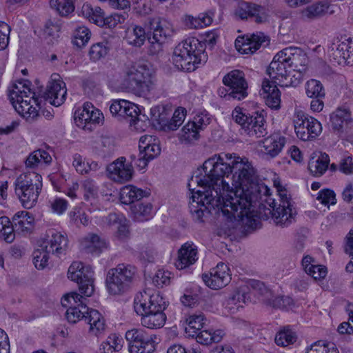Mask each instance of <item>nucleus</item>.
Masks as SVG:
<instances>
[{"label":"nucleus","instance_id":"nucleus-25","mask_svg":"<svg viewBox=\"0 0 353 353\" xmlns=\"http://www.w3.org/2000/svg\"><path fill=\"white\" fill-rule=\"evenodd\" d=\"M125 161V157H120L108 167L110 177L116 182L124 183L132 177L133 167Z\"/></svg>","mask_w":353,"mask_h":353},{"label":"nucleus","instance_id":"nucleus-45","mask_svg":"<svg viewBox=\"0 0 353 353\" xmlns=\"http://www.w3.org/2000/svg\"><path fill=\"white\" fill-rule=\"evenodd\" d=\"M188 327L185 328L186 332L191 336V334H195L203 328L205 319L203 314H194L190 315L186 320Z\"/></svg>","mask_w":353,"mask_h":353},{"label":"nucleus","instance_id":"nucleus-5","mask_svg":"<svg viewBox=\"0 0 353 353\" xmlns=\"http://www.w3.org/2000/svg\"><path fill=\"white\" fill-rule=\"evenodd\" d=\"M151 70L144 63H133L126 65L121 76V85L139 93L150 91Z\"/></svg>","mask_w":353,"mask_h":353},{"label":"nucleus","instance_id":"nucleus-27","mask_svg":"<svg viewBox=\"0 0 353 353\" xmlns=\"http://www.w3.org/2000/svg\"><path fill=\"white\" fill-rule=\"evenodd\" d=\"M148 27L152 31V39L165 41L172 36L173 29L169 21L160 17L149 19Z\"/></svg>","mask_w":353,"mask_h":353},{"label":"nucleus","instance_id":"nucleus-59","mask_svg":"<svg viewBox=\"0 0 353 353\" xmlns=\"http://www.w3.org/2000/svg\"><path fill=\"white\" fill-rule=\"evenodd\" d=\"M39 105L30 104L28 106V110L21 109L19 114L22 115L29 122L33 121L39 116Z\"/></svg>","mask_w":353,"mask_h":353},{"label":"nucleus","instance_id":"nucleus-43","mask_svg":"<svg viewBox=\"0 0 353 353\" xmlns=\"http://www.w3.org/2000/svg\"><path fill=\"white\" fill-rule=\"evenodd\" d=\"M214 13L201 14L198 17L188 16L186 19V25L190 28L199 29L210 25L212 22Z\"/></svg>","mask_w":353,"mask_h":353},{"label":"nucleus","instance_id":"nucleus-3","mask_svg":"<svg viewBox=\"0 0 353 353\" xmlns=\"http://www.w3.org/2000/svg\"><path fill=\"white\" fill-rule=\"evenodd\" d=\"M42 177L34 172L21 174L15 180L14 192L22 206L33 208L42 190Z\"/></svg>","mask_w":353,"mask_h":353},{"label":"nucleus","instance_id":"nucleus-52","mask_svg":"<svg viewBox=\"0 0 353 353\" xmlns=\"http://www.w3.org/2000/svg\"><path fill=\"white\" fill-rule=\"evenodd\" d=\"M94 168L97 167V163L89 164L88 162H85L84 159L79 154H75L73 156L72 165L75 168L77 172L81 174H87L89 170H92V165Z\"/></svg>","mask_w":353,"mask_h":353},{"label":"nucleus","instance_id":"nucleus-38","mask_svg":"<svg viewBox=\"0 0 353 353\" xmlns=\"http://www.w3.org/2000/svg\"><path fill=\"white\" fill-rule=\"evenodd\" d=\"M105 283L108 292L113 295L121 294L125 292L129 288V285L125 284V282L118 279L111 269L107 274Z\"/></svg>","mask_w":353,"mask_h":353},{"label":"nucleus","instance_id":"nucleus-39","mask_svg":"<svg viewBox=\"0 0 353 353\" xmlns=\"http://www.w3.org/2000/svg\"><path fill=\"white\" fill-rule=\"evenodd\" d=\"M83 15L92 23L98 26H104V12L98 6L92 7L90 4H84L82 7Z\"/></svg>","mask_w":353,"mask_h":353},{"label":"nucleus","instance_id":"nucleus-28","mask_svg":"<svg viewBox=\"0 0 353 353\" xmlns=\"http://www.w3.org/2000/svg\"><path fill=\"white\" fill-rule=\"evenodd\" d=\"M197 260V247L192 242L184 243L178 252V259L175 263L179 270L194 264Z\"/></svg>","mask_w":353,"mask_h":353},{"label":"nucleus","instance_id":"nucleus-4","mask_svg":"<svg viewBox=\"0 0 353 353\" xmlns=\"http://www.w3.org/2000/svg\"><path fill=\"white\" fill-rule=\"evenodd\" d=\"M68 245V239L66 235L54 230H50L47 233L45 246L33 252V261L36 268L43 270L48 266L50 253L57 256L65 254Z\"/></svg>","mask_w":353,"mask_h":353},{"label":"nucleus","instance_id":"nucleus-48","mask_svg":"<svg viewBox=\"0 0 353 353\" xmlns=\"http://www.w3.org/2000/svg\"><path fill=\"white\" fill-rule=\"evenodd\" d=\"M91 32L85 26H79L74 32L73 43L79 48L85 46L90 39Z\"/></svg>","mask_w":353,"mask_h":353},{"label":"nucleus","instance_id":"nucleus-51","mask_svg":"<svg viewBox=\"0 0 353 353\" xmlns=\"http://www.w3.org/2000/svg\"><path fill=\"white\" fill-rule=\"evenodd\" d=\"M250 299L249 294L246 292L245 287H241L239 290L234 292L228 299V305H237V308L242 307L241 303H245Z\"/></svg>","mask_w":353,"mask_h":353},{"label":"nucleus","instance_id":"nucleus-49","mask_svg":"<svg viewBox=\"0 0 353 353\" xmlns=\"http://www.w3.org/2000/svg\"><path fill=\"white\" fill-rule=\"evenodd\" d=\"M151 119L156 121L161 130H163L165 125L168 122L169 116L164 107L156 106L150 110Z\"/></svg>","mask_w":353,"mask_h":353},{"label":"nucleus","instance_id":"nucleus-47","mask_svg":"<svg viewBox=\"0 0 353 353\" xmlns=\"http://www.w3.org/2000/svg\"><path fill=\"white\" fill-rule=\"evenodd\" d=\"M110 50V43L108 41L99 42L93 44L90 50V59L97 61L105 57Z\"/></svg>","mask_w":353,"mask_h":353},{"label":"nucleus","instance_id":"nucleus-60","mask_svg":"<svg viewBox=\"0 0 353 353\" xmlns=\"http://www.w3.org/2000/svg\"><path fill=\"white\" fill-rule=\"evenodd\" d=\"M114 230H115V236L118 239L121 241L127 239L130 235L128 221L127 219L125 218Z\"/></svg>","mask_w":353,"mask_h":353},{"label":"nucleus","instance_id":"nucleus-11","mask_svg":"<svg viewBox=\"0 0 353 353\" xmlns=\"http://www.w3.org/2000/svg\"><path fill=\"white\" fill-rule=\"evenodd\" d=\"M85 299L77 292L69 293L62 298V305L68 307L65 313L68 322L76 323L85 319V314L88 312V307L83 302Z\"/></svg>","mask_w":353,"mask_h":353},{"label":"nucleus","instance_id":"nucleus-8","mask_svg":"<svg viewBox=\"0 0 353 353\" xmlns=\"http://www.w3.org/2000/svg\"><path fill=\"white\" fill-rule=\"evenodd\" d=\"M68 277L78 283L80 292L85 296H90L93 294V271L90 265H85L79 261L73 262L68 268Z\"/></svg>","mask_w":353,"mask_h":353},{"label":"nucleus","instance_id":"nucleus-13","mask_svg":"<svg viewBox=\"0 0 353 353\" xmlns=\"http://www.w3.org/2000/svg\"><path fill=\"white\" fill-rule=\"evenodd\" d=\"M292 71L290 63L285 53V49L278 52L270 63L267 74L270 78L277 81L280 86H288L291 82H284L287 80Z\"/></svg>","mask_w":353,"mask_h":353},{"label":"nucleus","instance_id":"nucleus-18","mask_svg":"<svg viewBox=\"0 0 353 353\" xmlns=\"http://www.w3.org/2000/svg\"><path fill=\"white\" fill-rule=\"evenodd\" d=\"M211 122V118L206 112L195 115L182 128L181 138L188 142L196 141L199 138V132L203 130Z\"/></svg>","mask_w":353,"mask_h":353},{"label":"nucleus","instance_id":"nucleus-17","mask_svg":"<svg viewBox=\"0 0 353 353\" xmlns=\"http://www.w3.org/2000/svg\"><path fill=\"white\" fill-rule=\"evenodd\" d=\"M155 141L156 139L151 135H144L140 138L139 158L136 163L139 168L144 169L150 161L160 154L161 148Z\"/></svg>","mask_w":353,"mask_h":353},{"label":"nucleus","instance_id":"nucleus-37","mask_svg":"<svg viewBox=\"0 0 353 353\" xmlns=\"http://www.w3.org/2000/svg\"><path fill=\"white\" fill-rule=\"evenodd\" d=\"M330 157L326 153H321L317 159H312L308 163V169L314 176H321L327 170Z\"/></svg>","mask_w":353,"mask_h":353},{"label":"nucleus","instance_id":"nucleus-36","mask_svg":"<svg viewBox=\"0 0 353 353\" xmlns=\"http://www.w3.org/2000/svg\"><path fill=\"white\" fill-rule=\"evenodd\" d=\"M225 333L221 330L213 331L212 330H200L195 334H191V336L195 338L199 343L209 345L212 343H219L221 341Z\"/></svg>","mask_w":353,"mask_h":353},{"label":"nucleus","instance_id":"nucleus-2","mask_svg":"<svg viewBox=\"0 0 353 353\" xmlns=\"http://www.w3.org/2000/svg\"><path fill=\"white\" fill-rule=\"evenodd\" d=\"M202 48V44L194 38H189L179 43L172 57L173 64L181 71L195 70L199 64L207 60V54Z\"/></svg>","mask_w":353,"mask_h":353},{"label":"nucleus","instance_id":"nucleus-10","mask_svg":"<svg viewBox=\"0 0 353 353\" xmlns=\"http://www.w3.org/2000/svg\"><path fill=\"white\" fill-rule=\"evenodd\" d=\"M168 307V303L159 292L148 289L137 294L134 301V307L137 313L145 311H163Z\"/></svg>","mask_w":353,"mask_h":353},{"label":"nucleus","instance_id":"nucleus-9","mask_svg":"<svg viewBox=\"0 0 353 353\" xmlns=\"http://www.w3.org/2000/svg\"><path fill=\"white\" fill-rule=\"evenodd\" d=\"M30 81H19L18 84H14L10 91V99L15 110L19 112L21 109L28 110L30 104L40 105L41 99L36 96L34 92L30 88Z\"/></svg>","mask_w":353,"mask_h":353},{"label":"nucleus","instance_id":"nucleus-64","mask_svg":"<svg viewBox=\"0 0 353 353\" xmlns=\"http://www.w3.org/2000/svg\"><path fill=\"white\" fill-rule=\"evenodd\" d=\"M199 297L196 294L186 291L181 297V303L185 307H193L199 301Z\"/></svg>","mask_w":353,"mask_h":353},{"label":"nucleus","instance_id":"nucleus-42","mask_svg":"<svg viewBox=\"0 0 353 353\" xmlns=\"http://www.w3.org/2000/svg\"><path fill=\"white\" fill-rule=\"evenodd\" d=\"M130 209L136 220L143 221L151 216L152 205L149 203L144 204L137 202V203L130 205Z\"/></svg>","mask_w":353,"mask_h":353},{"label":"nucleus","instance_id":"nucleus-57","mask_svg":"<svg viewBox=\"0 0 353 353\" xmlns=\"http://www.w3.org/2000/svg\"><path fill=\"white\" fill-rule=\"evenodd\" d=\"M84 190V197L88 201L92 198H95L98 193V188L92 180L87 179L83 183Z\"/></svg>","mask_w":353,"mask_h":353},{"label":"nucleus","instance_id":"nucleus-55","mask_svg":"<svg viewBox=\"0 0 353 353\" xmlns=\"http://www.w3.org/2000/svg\"><path fill=\"white\" fill-rule=\"evenodd\" d=\"M153 283L158 288H163L167 285L170 281V272L163 270H159L153 277Z\"/></svg>","mask_w":353,"mask_h":353},{"label":"nucleus","instance_id":"nucleus-15","mask_svg":"<svg viewBox=\"0 0 353 353\" xmlns=\"http://www.w3.org/2000/svg\"><path fill=\"white\" fill-rule=\"evenodd\" d=\"M223 83L229 88V94L233 99L242 100L248 96V84L243 71L239 70L230 71L223 77Z\"/></svg>","mask_w":353,"mask_h":353},{"label":"nucleus","instance_id":"nucleus-44","mask_svg":"<svg viewBox=\"0 0 353 353\" xmlns=\"http://www.w3.org/2000/svg\"><path fill=\"white\" fill-rule=\"evenodd\" d=\"M305 93L310 98L325 97V91L321 81L310 79L305 83Z\"/></svg>","mask_w":353,"mask_h":353},{"label":"nucleus","instance_id":"nucleus-35","mask_svg":"<svg viewBox=\"0 0 353 353\" xmlns=\"http://www.w3.org/2000/svg\"><path fill=\"white\" fill-rule=\"evenodd\" d=\"M148 196V192L133 185L123 188L120 192L121 201L126 205H133L142 198Z\"/></svg>","mask_w":353,"mask_h":353},{"label":"nucleus","instance_id":"nucleus-1","mask_svg":"<svg viewBox=\"0 0 353 353\" xmlns=\"http://www.w3.org/2000/svg\"><path fill=\"white\" fill-rule=\"evenodd\" d=\"M204 175L196 176L189 181L191 192L190 210L198 219L204 211L221 213L234 228V221H245L256 228L257 221L251 218L250 208L256 203L265 214H270L276 225L286 228L295 221L296 211L292 208L286 190H278L280 203L270 197L269 188L259 181L256 170L248 160L229 153L214 154L203 164Z\"/></svg>","mask_w":353,"mask_h":353},{"label":"nucleus","instance_id":"nucleus-46","mask_svg":"<svg viewBox=\"0 0 353 353\" xmlns=\"http://www.w3.org/2000/svg\"><path fill=\"white\" fill-rule=\"evenodd\" d=\"M268 305L276 309H287L294 305V301L291 297L284 296H269L265 302Z\"/></svg>","mask_w":353,"mask_h":353},{"label":"nucleus","instance_id":"nucleus-53","mask_svg":"<svg viewBox=\"0 0 353 353\" xmlns=\"http://www.w3.org/2000/svg\"><path fill=\"white\" fill-rule=\"evenodd\" d=\"M247 288H252L261 295L264 303L265 302L266 299L272 295L271 290L265 285L263 282L259 280H250L248 282Z\"/></svg>","mask_w":353,"mask_h":353},{"label":"nucleus","instance_id":"nucleus-29","mask_svg":"<svg viewBox=\"0 0 353 353\" xmlns=\"http://www.w3.org/2000/svg\"><path fill=\"white\" fill-rule=\"evenodd\" d=\"M285 53L292 71L300 73L305 72L308 63V58L305 53L299 48H285Z\"/></svg>","mask_w":353,"mask_h":353},{"label":"nucleus","instance_id":"nucleus-56","mask_svg":"<svg viewBox=\"0 0 353 353\" xmlns=\"http://www.w3.org/2000/svg\"><path fill=\"white\" fill-rule=\"evenodd\" d=\"M10 27L5 22L0 21V50L6 49L9 43Z\"/></svg>","mask_w":353,"mask_h":353},{"label":"nucleus","instance_id":"nucleus-21","mask_svg":"<svg viewBox=\"0 0 353 353\" xmlns=\"http://www.w3.org/2000/svg\"><path fill=\"white\" fill-rule=\"evenodd\" d=\"M228 271L229 268L226 264L219 263L215 268L211 269L209 274H203L202 279L210 288L219 289L230 283L231 276Z\"/></svg>","mask_w":353,"mask_h":353},{"label":"nucleus","instance_id":"nucleus-24","mask_svg":"<svg viewBox=\"0 0 353 353\" xmlns=\"http://www.w3.org/2000/svg\"><path fill=\"white\" fill-rule=\"evenodd\" d=\"M67 89L65 83L61 80L52 79L48 83L46 90L44 92L39 91V96L44 98L46 100L54 106H60L65 100Z\"/></svg>","mask_w":353,"mask_h":353},{"label":"nucleus","instance_id":"nucleus-32","mask_svg":"<svg viewBox=\"0 0 353 353\" xmlns=\"http://www.w3.org/2000/svg\"><path fill=\"white\" fill-rule=\"evenodd\" d=\"M141 316V322L143 326L149 329H159L162 327L166 321V315L163 311H145L137 313Z\"/></svg>","mask_w":353,"mask_h":353},{"label":"nucleus","instance_id":"nucleus-26","mask_svg":"<svg viewBox=\"0 0 353 353\" xmlns=\"http://www.w3.org/2000/svg\"><path fill=\"white\" fill-rule=\"evenodd\" d=\"M276 81L264 79L260 95L264 99L265 104L272 109H279L281 103V92L278 89Z\"/></svg>","mask_w":353,"mask_h":353},{"label":"nucleus","instance_id":"nucleus-54","mask_svg":"<svg viewBox=\"0 0 353 353\" xmlns=\"http://www.w3.org/2000/svg\"><path fill=\"white\" fill-rule=\"evenodd\" d=\"M316 199L325 205H334L336 202V194L330 189H323L318 193Z\"/></svg>","mask_w":353,"mask_h":353},{"label":"nucleus","instance_id":"nucleus-20","mask_svg":"<svg viewBox=\"0 0 353 353\" xmlns=\"http://www.w3.org/2000/svg\"><path fill=\"white\" fill-rule=\"evenodd\" d=\"M268 37L261 32L247 34L237 38L235 41L236 49L242 54H253L263 45H268Z\"/></svg>","mask_w":353,"mask_h":353},{"label":"nucleus","instance_id":"nucleus-50","mask_svg":"<svg viewBox=\"0 0 353 353\" xmlns=\"http://www.w3.org/2000/svg\"><path fill=\"white\" fill-rule=\"evenodd\" d=\"M296 340L295 333L290 330H281L275 336V343L282 347L293 344Z\"/></svg>","mask_w":353,"mask_h":353},{"label":"nucleus","instance_id":"nucleus-7","mask_svg":"<svg viewBox=\"0 0 353 353\" xmlns=\"http://www.w3.org/2000/svg\"><path fill=\"white\" fill-rule=\"evenodd\" d=\"M293 123L297 137L304 141L316 138L322 132L321 123L301 110L295 112Z\"/></svg>","mask_w":353,"mask_h":353},{"label":"nucleus","instance_id":"nucleus-63","mask_svg":"<svg viewBox=\"0 0 353 353\" xmlns=\"http://www.w3.org/2000/svg\"><path fill=\"white\" fill-rule=\"evenodd\" d=\"M17 233L13 227V223L10 221L9 225L3 229L0 234V239H2L8 243H11L15 239V235Z\"/></svg>","mask_w":353,"mask_h":353},{"label":"nucleus","instance_id":"nucleus-12","mask_svg":"<svg viewBox=\"0 0 353 353\" xmlns=\"http://www.w3.org/2000/svg\"><path fill=\"white\" fill-rule=\"evenodd\" d=\"M125 339L129 343L130 353H152L155 350L154 341L143 329L128 330Z\"/></svg>","mask_w":353,"mask_h":353},{"label":"nucleus","instance_id":"nucleus-16","mask_svg":"<svg viewBox=\"0 0 353 353\" xmlns=\"http://www.w3.org/2000/svg\"><path fill=\"white\" fill-rule=\"evenodd\" d=\"M331 58L338 64L353 65V41L351 38L334 39L328 49Z\"/></svg>","mask_w":353,"mask_h":353},{"label":"nucleus","instance_id":"nucleus-58","mask_svg":"<svg viewBox=\"0 0 353 353\" xmlns=\"http://www.w3.org/2000/svg\"><path fill=\"white\" fill-rule=\"evenodd\" d=\"M315 280L324 279L327 274V268L321 265H310L305 272Z\"/></svg>","mask_w":353,"mask_h":353},{"label":"nucleus","instance_id":"nucleus-62","mask_svg":"<svg viewBox=\"0 0 353 353\" xmlns=\"http://www.w3.org/2000/svg\"><path fill=\"white\" fill-rule=\"evenodd\" d=\"M125 17L124 15L112 14L108 17H104V26L108 28H113L116 27L119 23L124 22Z\"/></svg>","mask_w":353,"mask_h":353},{"label":"nucleus","instance_id":"nucleus-61","mask_svg":"<svg viewBox=\"0 0 353 353\" xmlns=\"http://www.w3.org/2000/svg\"><path fill=\"white\" fill-rule=\"evenodd\" d=\"M68 205V201L61 198H56L50 202V207L52 212L59 215L65 212Z\"/></svg>","mask_w":353,"mask_h":353},{"label":"nucleus","instance_id":"nucleus-14","mask_svg":"<svg viewBox=\"0 0 353 353\" xmlns=\"http://www.w3.org/2000/svg\"><path fill=\"white\" fill-rule=\"evenodd\" d=\"M110 111L112 115L125 118L131 125H133L137 128H139V121L145 117V115H141L140 109L136 104L123 99L113 100Z\"/></svg>","mask_w":353,"mask_h":353},{"label":"nucleus","instance_id":"nucleus-22","mask_svg":"<svg viewBox=\"0 0 353 353\" xmlns=\"http://www.w3.org/2000/svg\"><path fill=\"white\" fill-rule=\"evenodd\" d=\"M234 14L240 19H252L257 23H261L267 19L264 7L245 1H241L238 4Z\"/></svg>","mask_w":353,"mask_h":353},{"label":"nucleus","instance_id":"nucleus-34","mask_svg":"<svg viewBox=\"0 0 353 353\" xmlns=\"http://www.w3.org/2000/svg\"><path fill=\"white\" fill-rule=\"evenodd\" d=\"M108 243L105 238L95 234H89L85 238L84 249L87 253L99 255L108 248Z\"/></svg>","mask_w":353,"mask_h":353},{"label":"nucleus","instance_id":"nucleus-6","mask_svg":"<svg viewBox=\"0 0 353 353\" xmlns=\"http://www.w3.org/2000/svg\"><path fill=\"white\" fill-rule=\"evenodd\" d=\"M232 117L250 137L261 138L268 134L263 111L245 114L241 108H236L232 111Z\"/></svg>","mask_w":353,"mask_h":353},{"label":"nucleus","instance_id":"nucleus-23","mask_svg":"<svg viewBox=\"0 0 353 353\" xmlns=\"http://www.w3.org/2000/svg\"><path fill=\"white\" fill-rule=\"evenodd\" d=\"M103 119V113L96 108L91 103L85 102L81 110L76 111L74 120L77 125L83 128L90 129L89 124H99Z\"/></svg>","mask_w":353,"mask_h":353},{"label":"nucleus","instance_id":"nucleus-19","mask_svg":"<svg viewBox=\"0 0 353 353\" xmlns=\"http://www.w3.org/2000/svg\"><path fill=\"white\" fill-rule=\"evenodd\" d=\"M330 122L334 133L341 135L353 128V118L350 108L338 107L330 114Z\"/></svg>","mask_w":353,"mask_h":353},{"label":"nucleus","instance_id":"nucleus-40","mask_svg":"<svg viewBox=\"0 0 353 353\" xmlns=\"http://www.w3.org/2000/svg\"><path fill=\"white\" fill-rule=\"evenodd\" d=\"M111 270L113 274H116L119 280L123 281L125 282V284L129 286L136 273L134 266L124 263L119 264L116 268H112Z\"/></svg>","mask_w":353,"mask_h":353},{"label":"nucleus","instance_id":"nucleus-31","mask_svg":"<svg viewBox=\"0 0 353 353\" xmlns=\"http://www.w3.org/2000/svg\"><path fill=\"white\" fill-rule=\"evenodd\" d=\"M34 219L33 216L26 211L16 213L12 217L13 227L17 233H29L34 228Z\"/></svg>","mask_w":353,"mask_h":353},{"label":"nucleus","instance_id":"nucleus-30","mask_svg":"<svg viewBox=\"0 0 353 353\" xmlns=\"http://www.w3.org/2000/svg\"><path fill=\"white\" fill-rule=\"evenodd\" d=\"M148 37L143 27L137 24H132L127 28L124 39L128 45L140 48L144 44Z\"/></svg>","mask_w":353,"mask_h":353},{"label":"nucleus","instance_id":"nucleus-41","mask_svg":"<svg viewBox=\"0 0 353 353\" xmlns=\"http://www.w3.org/2000/svg\"><path fill=\"white\" fill-rule=\"evenodd\" d=\"M329 8L330 6L326 3H314L303 10L302 15L304 18L313 19L329 12Z\"/></svg>","mask_w":353,"mask_h":353},{"label":"nucleus","instance_id":"nucleus-33","mask_svg":"<svg viewBox=\"0 0 353 353\" xmlns=\"http://www.w3.org/2000/svg\"><path fill=\"white\" fill-rule=\"evenodd\" d=\"M285 144V138L279 133H274L265 138L263 146L267 154L271 157L277 156Z\"/></svg>","mask_w":353,"mask_h":353}]
</instances>
